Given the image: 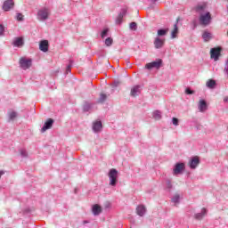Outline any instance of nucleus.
<instances>
[{"label": "nucleus", "mask_w": 228, "mask_h": 228, "mask_svg": "<svg viewBox=\"0 0 228 228\" xmlns=\"http://www.w3.org/2000/svg\"><path fill=\"white\" fill-rule=\"evenodd\" d=\"M161 60H158L150 63H147L145 65V69H148V70H151L152 69H159L161 67Z\"/></svg>", "instance_id": "5"}, {"label": "nucleus", "mask_w": 228, "mask_h": 228, "mask_svg": "<svg viewBox=\"0 0 228 228\" xmlns=\"http://www.w3.org/2000/svg\"><path fill=\"white\" fill-rule=\"evenodd\" d=\"M224 102H228V96H225V97L224 98Z\"/></svg>", "instance_id": "38"}, {"label": "nucleus", "mask_w": 228, "mask_h": 228, "mask_svg": "<svg viewBox=\"0 0 228 228\" xmlns=\"http://www.w3.org/2000/svg\"><path fill=\"white\" fill-rule=\"evenodd\" d=\"M126 13H127V11H126V9H124V10L122 11V12H120V13L118 15V17H117V19H116V23H117V24H122V20H123L124 15H126Z\"/></svg>", "instance_id": "15"}, {"label": "nucleus", "mask_w": 228, "mask_h": 228, "mask_svg": "<svg viewBox=\"0 0 228 228\" xmlns=\"http://www.w3.org/2000/svg\"><path fill=\"white\" fill-rule=\"evenodd\" d=\"M222 49L220 47L217 48H212L210 50V56L215 61H217L218 58L220 57V52Z\"/></svg>", "instance_id": "6"}, {"label": "nucleus", "mask_w": 228, "mask_h": 228, "mask_svg": "<svg viewBox=\"0 0 228 228\" xmlns=\"http://www.w3.org/2000/svg\"><path fill=\"white\" fill-rule=\"evenodd\" d=\"M101 129H102V123L101 121L94 122L93 125V130L95 133H99V131H101Z\"/></svg>", "instance_id": "16"}, {"label": "nucleus", "mask_w": 228, "mask_h": 228, "mask_svg": "<svg viewBox=\"0 0 228 228\" xmlns=\"http://www.w3.org/2000/svg\"><path fill=\"white\" fill-rule=\"evenodd\" d=\"M140 94V86H135L131 89L132 97H136Z\"/></svg>", "instance_id": "19"}, {"label": "nucleus", "mask_w": 228, "mask_h": 228, "mask_svg": "<svg viewBox=\"0 0 228 228\" xmlns=\"http://www.w3.org/2000/svg\"><path fill=\"white\" fill-rule=\"evenodd\" d=\"M198 108L201 113H204L208 110V103L204 100H200Z\"/></svg>", "instance_id": "13"}, {"label": "nucleus", "mask_w": 228, "mask_h": 228, "mask_svg": "<svg viewBox=\"0 0 228 228\" xmlns=\"http://www.w3.org/2000/svg\"><path fill=\"white\" fill-rule=\"evenodd\" d=\"M211 23V13L207 12L205 14H200V24L201 26H208V24Z\"/></svg>", "instance_id": "3"}, {"label": "nucleus", "mask_w": 228, "mask_h": 228, "mask_svg": "<svg viewBox=\"0 0 228 228\" xmlns=\"http://www.w3.org/2000/svg\"><path fill=\"white\" fill-rule=\"evenodd\" d=\"M14 6H15V3L13 2V0H6L4 2L2 8L4 12H10V10H12Z\"/></svg>", "instance_id": "4"}, {"label": "nucleus", "mask_w": 228, "mask_h": 228, "mask_svg": "<svg viewBox=\"0 0 228 228\" xmlns=\"http://www.w3.org/2000/svg\"><path fill=\"white\" fill-rule=\"evenodd\" d=\"M4 33V27L3 25H0V35H3Z\"/></svg>", "instance_id": "37"}, {"label": "nucleus", "mask_w": 228, "mask_h": 228, "mask_svg": "<svg viewBox=\"0 0 228 228\" xmlns=\"http://www.w3.org/2000/svg\"><path fill=\"white\" fill-rule=\"evenodd\" d=\"M13 45H15V47H22V45H24V41L21 37H17L14 40Z\"/></svg>", "instance_id": "21"}, {"label": "nucleus", "mask_w": 228, "mask_h": 228, "mask_svg": "<svg viewBox=\"0 0 228 228\" xmlns=\"http://www.w3.org/2000/svg\"><path fill=\"white\" fill-rule=\"evenodd\" d=\"M172 202H174L175 204H179V194L174 196V198L172 199Z\"/></svg>", "instance_id": "31"}, {"label": "nucleus", "mask_w": 228, "mask_h": 228, "mask_svg": "<svg viewBox=\"0 0 228 228\" xmlns=\"http://www.w3.org/2000/svg\"><path fill=\"white\" fill-rule=\"evenodd\" d=\"M24 16L21 13L17 14V20H23Z\"/></svg>", "instance_id": "36"}, {"label": "nucleus", "mask_w": 228, "mask_h": 228, "mask_svg": "<svg viewBox=\"0 0 228 228\" xmlns=\"http://www.w3.org/2000/svg\"><path fill=\"white\" fill-rule=\"evenodd\" d=\"M199 163H200L199 157H194L189 162V167H190V168H192V169L197 168V167L199 166Z\"/></svg>", "instance_id": "12"}, {"label": "nucleus", "mask_w": 228, "mask_h": 228, "mask_svg": "<svg viewBox=\"0 0 228 228\" xmlns=\"http://www.w3.org/2000/svg\"><path fill=\"white\" fill-rule=\"evenodd\" d=\"M107 98H108V96H106V94H101L100 98L98 99V102L100 104H102V102H104V101H106Z\"/></svg>", "instance_id": "27"}, {"label": "nucleus", "mask_w": 228, "mask_h": 228, "mask_svg": "<svg viewBox=\"0 0 228 228\" xmlns=\"http://www.w3.org/2000/svg\"><path fill=\"white\" fill-rule=\"evenodd\" d=\"M179 33V28L177 27V23L174 25V28L171 31V38H177V34Z\"/></svg>", "instance_id": "18"}, {"label": "nucleus", "mask_w": 228, "mask_h": 228, "mask_svg": "<svg viewBox=\"0 0 228 228\" xmlns=\"http://www.w3.org/2000/svg\"><path fill=\"white\" fill-rule=\"evenodd\" d=\"M67 72H70V66L67 67Z\"/></svg>", "instance_id": "39"}, {"label": "nucleus", "mask_w": 228, "mask_h": 228, "mask_svg": "<svg viewBox=\"0 0 228 228\" xmlns=\"http://www.w3.org/2000/svg\"><path fill=\"white\" fill-rule=\"evenodd\" d=\"M155 49H161L165 45V39L156 37L154 40Z\"/></svg>", "instance_id": "11"}, {"label": "nucleus", "mask_w": 228, "mask_h": 228, "mask_svg": "<svg viewBox=\"0 0 228 228\" xmlns=\"http://www.w3.org/2000/svg\"><path fill=\"white\" fill-rule=\"evenodd\" d=\"M153 117L155 120H159V118H161V112L159 110H155L153 112Z\"/></svg>", "instance_id": "28"}, {"label": "nucleus", "mask_w": 228, "mask_h": 228, "mask_svg": "<svg viewBox=\"0 0 228 228\" xmlns=\"http://www.w3.org/2000/svg\"><path fill=\"white\" fill-rule=\"evenodd\" d=\"M39 49L43 53H47V51H49V41L47 40L41 41L39 44Z\"/></svg>", "instance_id": "10"}, {"label": "nucleus", "mask_w": 228, "mask_h": 228, "mask_svg": "<svg viewBox=\"0 0 228 228\" xmlns=\"http://www.w3.org/2000/svg\"><path fill=\"white\" fill-rule=\"evenodd\" d=\"M167 186H168V188H172V183H168Z\"/></svg>", "instance_id": "40"}, {"label": "nucleus", "mask_w": 228, "mask_h": 228, "mask_svg": "<svg viewBox=\"0 0 228 228\" xmlns=\"http://www.w3.org/2000/svg\"><path fill=\"white\" fill-rule=\"evenodd\" d=\"M117 177H118V171L115 168H111L109 172V179H110V185L116 186L117 185Z\"/></svg>", "instance_id": "2"}, {"label": "nucleus", "mask_w": 228, "mask_h": 228, "mask_svg": "<svg viewBox=\"0 0 228 228\" xmlns=\"http://www.w3.org/2000/svg\"><path fill=\"white\" fill-rule=\"evenodd\" d=\"M185 94H187L188 95H191V94H195V91H191L190 88H187L185 90Z\"/></svg>", "instance_id": "34"}, {"label": "nucleus", "mask_w": 228, "mask_h": 228, "mask_svg": "<svg viewBox=\"0 0 228 228\" xmlns=\"http://www.w3.org/2000/svg\"><path fill=\"white\" fill-rule=\"evenodd\" d=\"M168 33V28L167 29H159L157 34L159 37H165Z\"/></svg>", "instance_id": "26"}, {"label": "nucleus", "mask_w": 228, "mask_h": 228, "mask_svg": "<svg viewBox=\"0 0 228 228\" xmlns=\"http://www.w3.org/2000/svg\"><path fill=\"white\" fill-rule=\"evenodd\" d=\"M207 213H208V210L206 208H202L201 213H198L195 215L196 220H202V218L206 216Z\"/></svg>", "instance_id": "17"}, {"label": "nucleus", "mask_w": 228, "mask_h": 228, "mask_svg": "<svg viewBox=\"0 0 228 228\" xmlns=\"http://www.w3.org/2000/svg\"><path fill=\"white\" fill-rule=\"evenodd\" d=\"M51 15V10L47 7H44L37 12L38 20H47Z\"/></svg>", "instance_id": "1"}, {"label": "nucleus", "mask_w": 228, "mask_h": 228, "mask_svg": "<svg viewBox=\"0 0 228 228\" xmlns=\"http://www.w3.org/2000/svg\"><path fill=\"white\" fill-rule=\"evenodd\" d=\"M108 31H110V29L105 28V29L102 32V38H104V37H106V35H108Z\"/></svg>", "instance_id": "33"}, {"label": "nucleus", "mask_w": 228, "mask_h": 228, "mask_svg": "<svg viewBox=\"0 0 228 228\" xmlns=\"http://www.w3.org/2000/svg\"><path fill=\"white\" fill-rule=\"evenodd\" d=\"M184 170V163H177L173 170L174 175H179Z\"/></svg>", "instance_id": "9"}, {"label": "nucleus", "mask_w": 228, "mask_h": 228, "mask_svg": "<svg viewBox=\"0 0 228 228\" xmlns=\"http://www.w3.org/2000/svg\"><path fill=\"white\" fill-rule=\"evenodd\" d=\"M129 28L132 29V31H136V29H138V24H136V22H131Z\"/></svg>", "instance_id": "29"}, {"label": "nucleus", "mask_w": 228, "mask_h": 228, "mask_svg": "<svg viewBox=\"0 0 228 228\" xmlns=\"http://www.w3.org/2000/svg\"><path fill=\"white\" fill-rule=\"evenodd\" d=\"M112 44H113V39L111 37H108L105 39V45H107V47H110Z\"/></svg>", "instance_id": "30"}, {"label": "nucleus", "mask_w": 228, "mask_h": 228, "mask_svg": "<svg viewBox=\"0 0 228 228\" xmlns=\"http://www.w3.org/2000/svg\"><path fill=\"white\" fill-rule=\"evenodd\" d=\"M216 82L214 79H209L207 81L208 88H215Z\"/></svg>", "instance_id": "24"}, {"label": "nucleus", "mask_w": 228, "mask_h": 228, "mask_svg": "<svg viewBox=\"0 0 228 228\" xmlns=\"http://www.w3.org/2000/svg\"><path fill=\"white\" fill-rule=\"evenodd\" d=\"M145 207L144 206H138L136 208V213L137 215H139V216H143V215H145Z\"/></svg>", "instance_id": "20"}, {"label": "nucleus", "mask_w": 228, "mask_h": 228, "mask_svg": "<svg viewBox=\"0 0 228 228\" xmlns=\"http://www.w3.org/2000/svg\"><path fill=\"white\" fill-rule=\"evenodd\" d=\"M173 125L179 126V119H177V118H173Z\"/></svg>", "instance_id": "35"}, {"label": "nucleus", "mask_w": 228, "mask_h": 228, "mask_svg": "<svg viewBox=\"0 0 228 228\" xmlns=\"http://www.w3.org/2000/svg\"><path fill=\"white\" fill-rule=\"evenodd\" d=\"M208 8V5L206 4H199L195 7L196 12H202Z\"/></svg>", "instance_id": "22"}, {"label": "nucleus", "mask_w": 228, "mask_h": 228, "mask_svg": "<svg viewBox=\"0 0 228 228\" xmlns=\"http://www.w3.org/2000/svg\"><path fill=\"white\" fill-rule=\"evenodd\" d=\"M8 116L10 120H15V118H17V112L11 110L8 112Z\"/></svg>", "instance_id": "25"}, {"label": "nucleus", "mask_w": 228, "mask_h": 228, "mask_svg": "<svg viewBox=\"0 0 228 228\" xmlns=\"http://www.w3.org/2000/svg\"><path fill=\"white\" fill-rule=\"evenodd\" d=\"M202 37L205 42H209V39L211 38V33L205 31L202 35Z\"/></svg>", "instance_id": "23"}, {"label": "nucleus", "mask_w": 228, "mask_h": 228, "mask_svg": "<svg viewBox=\"0 0 228 228\" xmlns=\"http://www.w3.org/2000/svg\"><path fill=\"white\" fill-rule=\"evenodd\" d=\"M92 211L95 216L101 215V213H102V208L100 205L95 204L93 206Z\"/></svg>", "instance_id": "14"}, {"label": "nucleus", "mask_w": 228, "mask_h": 228, "mask_svg": "<svg viewBox=\"0 0 228 228\" xmlns=\"http://www.w3.org/2000/svg\"><path fill=\"white\" fill-rule=\"evenodd\" d=\"M20 152L23 158H26L28 156V151H26V150H20Z\"/></svg>", "instance_id": "32"}, {"label": "nucleus", "mask_w": 228, "mask_h": 228, "mask_svg": "<svg viewBox=\"0 0 228 228\" xmlns=\"http://www.w3.org/2000/svg\"><path fill=\"white\" fill-rule=\"evenodd\" d=\"M53 124H54V119L53 118H48L43 127L41 128V133H45V131H47L48 129H51V127H53Z\"/></svg>", "instance_id": "8"}, {"label": "nucleus", "mask_w": 228, "mask_h": 228, "mask_svg": "<svg viewBox=\"0 0 228 228\" xmlns=\"http://www.w3.org/2000/svg\"><path fill=\"white\" fill-rule=\"evenodd\" d=\"M20 67H21L23 70H27V69H29V67H31V60H26L25 58H20Z\"/></svg>", "instance_id": "7"}]
</instances>
